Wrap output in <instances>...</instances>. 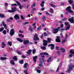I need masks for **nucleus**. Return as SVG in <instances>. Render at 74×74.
Masks as SVG:
<instances>
[{
	"instance_id": "nucleus-1",
	"label": "nucleus",
	"mask_w": 74,
	"mask_h": 74,
	"mask_svg": "<svg viewBox=\"0 0 74 74\" xmlns=\"http://www.w3.org/2000/svg\"><path fill=\"white\" fill-rule=\"evenodd\" d=\"M71 7L70 6H69L67 7L66 8V10L67 12H66L65 13L66 15H68V12L70 13V14H72V13H73V11L71 10Z\"/></svg>"
},
{
	"instance_id": "nucleus-2",
	"label": "nucleus",
	"mask_w": 74,
	"mask_h": 74,
	"mask_svg": "<svg viewBox=\"0 0 74 74\" xmlns=\"http://www.w3.org/2000/svg\"><path fill=\"white\" fill-rule=\"evenodd\" d=\"M37 36H38V34H35L34 36L33 40L34 41H37L39 40V38Z\"/></svg>"
},
{
	"instance_id": "nucleus-3",
	"label": "nucleus",
	"mask_w": 74,
	"mask_h": 74,
	"mask_svg": "<svg viewBox=\"0 0 74 74\" xmlns=\"http://www.w3.org/2000/svg\"><path fill=\"white\" fill-rule=\"evenodd\" d=\"M16 10V7H13L12 8V10H8L9 12L12 13V12H15Z\"/></svg>"
},
{
	"instance_id": "nucleus-4",
	"label": "nucleus",
	"mask_w": 74,
	"mask_h": 74,
	"mask_svg": "<svg viewBox=\"0 0 74 74\" xmlns=\"http://www.w3.org/2000/svg\"><path fill=\"white\" fill-rule=\"evenodd\" d=\"M57 28H58L54 29H53V32H53V33L54 34H56V33H58V31L60 30V27H58Z\"/></svg>"
},
{
	"instance_id": "nucleus-5",
	"label": "nucleus",
	"mask_w": 74,
	"mask_h": 74,
	"mask_svg": "<svg viewBox=\"0 0 74 74\" xmlns=\"http://www.w3.org/2000/svg\"><path fill=\"white\" fill-rule=\"evenodd\" d=\"M15 33V31L14 29H12L10 30V32L9 34L11 36H12Z\"/></svg>"
},
{
	"instance_id": "nucleus-6",
	"label": "nucleus",
	"mask_w": 74,
	"mask_h": 74,
	"mask_svg": "<svg viewBox=\"0 0 74 74\" xmlns=\"http://www.w3.org/2000/svg\"><path fill=\"white\" fill-rule=\"evenodd\" d=\"M68 21L71 22V23H74V19L73 17H72L71 18H69L68 19Z\"/></svg>"
},
{
	"instance_id": "nucleus-7",
	"label": "nucleus",
	"mask_w": 74,
	"mask_h": 74,
	"mask_svg": "<svg viewBox=\"0 0 74 74\" xmlns=\"http://www.w3.org/2000/svg\"><path fill=\"white\" fill-rule=\"evenodd\" d=\"M48 46L49 47H50L51 46V50H53V49H54L55 48L54 47H55V45L53 44H50L48 45Z\"/></svg>"
},
{
	"instance_id": "nucleus-8",
	"label": "nucleus",
	"mask_w": 74,
	"mask_h": 74,
	"mask_svg": "<svg viewBox=\"0 0 74 74\" xmlns=\"http://www.w3.org/2000/svg\"><path fill=\"white\" fill-rule=\"evenodd\" d=\"M40 55H46V56H48L49 54L47 52H41L39 54Z\"/></svg>"
},
{
	"instance_id": "nucleus-9",
	"label": "nucleus",
	"mask_w": 74,
	"mask_h": 74,
	"mask_svg": "<svg viewBox=\"0 0 74 74\" xmlns=\"http://www.w3.org/2000/svg\"><path fill=\"white\" fill-rule=\"evenodd\" d=\"M14 18L15 19H16V20L19 19V15H18V14H15Z\"/></svg>"
},
{
	"instance_id": "nucleus-10",
	"label": "nucleus",
	"mask_w": 74,
	"mask_h": 74,
	"mask_svg": "<svg viewBox=\"0 0 74 74\" xmlns=\"http://www.w3.org/2000/svg\"><path fill=\"white\" fill-rule=\"evenodd\" d=\"M2 23L3 24L4 28L5 29L7 28V25L5 23V22H4L3 21L2 22Z\"/></svg>"
},
{
	"instance_id": "nucleus-11",
	"label": "nucleus",
	"mask_w": 74,
	"mask_h": 74,
	"mask_svg": "<svg viewBox=\"0 0 74 74\" xmlns=\"http://www.w3.org/2000/svg\"><path fill=\"white\" fill-rule=\"evenodd\" d=\"M43 42H44L43 44V45H44V46H47V43H48V42H47L46 40H43Z\"/></svg>"
},
{
	"instance_id": "nucleus-12",
	"label": "nucleus",
	"mask_w": 74,
	"mask_h": 74,
	"mask_svg": "<svg viewBox=\"0 0 74 74\" xmlns=\"http://www.w3.org/2000/svg\"><path fill=\"white\" fill-rule=\"evenodd\" d=\"M23 42L24 44H25V45H26V44H29V40H24Z\"/></svg>"
},
{
	"instance_id": "nucleus-13",
	"label": "nucleus",
	"mask_w": 74,
	"mask_h": 74,
	"mask_svg": "<svg viewBox=\"0 0 74 74\" xmlns=\"http://www.w3.org/2000/svg\"><path fill=\"white\" fill-rule=\"evenodd\" d=\"M37 56H35L34 57H33V60L34 62H36L37 60L36 59H37Z\"/></svg>"
},
{
	"instance_id": "nucleus-14",
	"label": "nucleus",
	"mask_w": 74,
	"mask_h": 74,
	"mask_svg": "<svg viewBox=\"0 0 74 74\" xmlns=\"http://www.w3.org/2000/svg\"><path fill=\"white\" fill-rule=\"evenodd\" d=\"M0 59L1 60H5L7 59V58L6 57H0Z\"/></svg>"
},
{
	"instance_id": "nucleus-15",
	"label": "nucleus",
	"mask_w": 74,
	"mask_h": 74,
	"mask_svg": "<svg viewBox=\"0 0 74 74\" xmlns=\"http://www.w3.org/2000/svg\"><path fill=\"white\" fill-rule=\"evenodd\" d=\"M10 63L11 64H13V65H15V62H14V61L12 60H10Z\"/></svg>"
},
{
	"instance_id": "nucleus-16",
	"label": "nucleus",
	"mask_w": 74,
	"mask_h": 74,
	"mask_svg": "<svg viewBox=\"0 0 74 74\" xmlns=\"http://www.w3.org/2000/svg\"><path fill=\"white\" fill-rule=\"evenodd\" d=\"M40 48L42 50H46V49L45 46L42 47V46H41Z\"/></svg>"
},
{
	"instance_id": "nucleus-17",
	"label": "nucleus",
	"mask_w": 74,
	"mask_h": 74,
	"mask_svg": "<svg viewBox=\"0 0 74 74\" xmlns=\"http://www.w3.org/2000/svg\"><path fill=\"white\" fill-rule=\"evenodd\" d=\"M0 17L1 18H5V15H3L2 14L0 13Z\"/></svg>"
},
{
	"instance_id": "nucleus-18",
	"label": "nucleus",
	"mask_w": 74,
	"mask_h": 74,
	"mask_svg": "<svg viewBox=\"0 0 74 74\" xmlns=\"http://www.w3.org/2000/svg\"><path fill=\"white\" fill-rule=\"evenodd\" d=\"M56 41L57 42H61V41L60 40V39H56Z\"/></svg>"
},
{
	"instance_id": "nucleus-19",
	"label": "nucleus",
	"mask_w": 74,
	"mask_h": 74,
	"mask_svg": "<svg viewBox=\"0 0 74 74\" xmlns=\"http://www.w3.org/2000/svg\"><path fill=\"white\" fill-rule=\"evenodd\" d=\"M17 40L18 41L20 42H23V40L20 38H17Z\"/></svg>"
},
{
	"instance_id": "nucleus-20",
	"label": "nucleus",
	"mask_w": 74,
	"mask_h": 74,
	"mask_svg": "<svg viewBox=\"0 0 74 74\" xmlns=\"http://www.w3.org/2000/svg\"><path fill=\"white\" fill-rule=\"evenodd\" d=\"M31 52H32V50L29 49V50L27 52V53L28 55H31Z\"/></svg>"
},
{
	"instance_id": "nucleus-21",
	"label": "nucleus",
	"mask_w": 74,
	"mask_h": 74,
	"mask_svg": "<svg viewBox=\"0 0 74 74\" xmlns=\"http://www.w3.org/2000/svg\"><path fill=\"white\" fill-rule=\"evenodd\" d=\"M28 64V63H25L23 67L24 69H26L27 68V65Z\"/></svg>"
},
{
	"instance_id": "nucleus-22",
	"label": "nucleus",
	"mask_w": 74,
	"mask_h": 74,
	"mask_svg": "<svg viewBox=\"0 0 74 74\" xmlns=\"http://www.w3.org/2000/svg\"><path fill=\"white\" fill-rule=\"evenodd\" d=\"M2 48H4V47L5 46V45L3 42H2Z\"/></svg>"
},
{
	"instance_id": "nucleus-23",
	"label": "nucleus",
	"mask_w": 74,
	"mask_h": 74,
	"mask_svg": "<svg viewBox=\"0 0 74 74\" xmlns=\"http://www.w3.org/2000/svg\"><path fill=\"white\" fill-rule=\"evenodd\" d=\"M48 40H46V42L49 43L51 42V38H48L47 39Z\"/></svg>"
},
{
	"instance_id": "nucleus-24",
	"label": "nucleus",
	"mask_w": 74,
	"mask_h": 74,
	"mask_svg": "<svg viewBox=\"0 0 74 74\" xmlns=\"http://www.w3.org/2000/svg\"><path fill=\"white\" fill-rule=\"evenodd\" d=\"M30 23V22H25L23 23V25H27L29 24V23Z\"/></svg>"
},
{
	"instance_id": "nucleus-25",
	"label": "nucleus",
	"mask_w": 74,
	"mask_h": 74,
	"mask_svg": "<svg viewBox=\"0 0 74 74\" xmlns=\"http://www.w3.org/2000/svg\"><path fill=\"white\" fill-rule=\"evenodd\" d=\"M12 59H13L15 61H17L18 60V59H17V57L16 56H14V58H12Z\"/></svg>"
},
{
	"instance_id": "nucleus-26",
	"label": "nucleus",
	"mask_w": 74,
	"mask_h": 74,
	"mask_svg": "<svg viewBox=\"0 0 74 74\" xmlns=\"http://www.w3.org/2000/svg\"><path fill=\"white\" fill-rule=\"evenodd\" d=\"M60 50L61 51H62V52L63 53H64L65 52V49H64L63 48H61Z\"/></svg>"
},
{
	"instance_id": "nucleus-27",
	"label": "nucleus",
	"mask_w": 74,
	"mask_h": 74,
	"mask_svg": "<svg viewBox=\"0 0 74 74\" xmlns=\"http://www.w3.org/2000/svg\"><path fill=\"white\" fill-rule=\"evenodd\" d=\"M35 6H36V3L34 2L33 3L32 5L31 8H33L34 7H35Z\"/></svg>"
},
{
	"instance_id": "nucleus-28",
	"label": "nucleus",
	"mask_w": 74,
	"mask_h": 74,
	"mask_svg": "<svg viewBox=\"0 0 74 74\" xmlns=\"http://www.w3.org/2000/svg\"><path fill=\"white\" fill-rule=\"evenodd\" d=\"M68 2L69 4H73V0H69Z\"/></svg>"
},
{
	"instance_id": "nucleus-29",
	"label": "nucleus",
	"mask_w": 74,
	"mask_h": 74,
	"mask_svg": "<svg viewBox=\"0 0 74 74\" xmlns=\"http://www.w3.org/2000/svg\"><path fill=\"white\" fill-rule=\"evenodd\" d=\"M8 45H10V47L12 45V43L11 42H8Z\"/></svg>"
},
{
	"instance_id": "nucleus-30",
	"label": "nucleus",
	"mask_w": 74,
	"mask_h": 74,
	"mask_svg": "<svg viewBox=\"0 0 74 74\" xmlns=\"http://www.w3.org/2000/svg\"><path fill=\"white\" fill-rule=\"evenodd\" d=\"M70 25H69V26H68L65 29L66 30H67L69 29H70Z\"/></svg>"
},
{
	"instance_id": "nucleus-31",
	"label": "nucleus",
	"mask_w": 74,
	"mask_h": 74,
	"mask_svg": "<svg viewBox=\"0 0 74 74\" xmlns=\"http://www.w3.org/2000/svg\"><path fill=\"white\" fill-rule=\"evenodd\" d=\"M18 36H19V37H21L23 38L24 37V35H23L22 34H18Z\"/></svg>"
},
{
	"instance_id": "nucleus-32",
	"label": "nucleus",
	"mask_w": 74,
	"mask_h": 74,
	"mask_svg": "<svg viewBox=\"0 0 74 74\" xmlns=\"http://www.w3.org/2000/svg\"><path fill=\"white\" fill-rule=\"evenodd\" d=\"M23 60H21V61H19V63H20V64H23Z\"/></svg>"
},
{
	"instance_id": "nucleus-33",
	"label": "nucleus",
	"mask_w": 74,
	"mask_h": 74,
	"mask_svg": "<svg viewBox=\"0 0 74 74\" xmlns=\"http://www.w3.org/2000/svg\"><path fill=\"white\" fill-rule=\"evenodd\" d=\"M65 25L66 26H69L70 25H69V23L68 22H66L65 23Z\"/></svg>"
},
{
	"instance_id": "nucleus-34",
	"label": "nucleus",
	"mask_w": 74,
	"mask_h": 74,
	"mask_svg": "<svg viewBox=\"0 0 74 74\" xmlns=\"http://www.w3.org/2000/svg\"><path fill=\"white\" fill-rule=\"evenodd\" d=\"M52 60V58H49L48 60H47V62L49 63L50 61H51Z\"/></svg>"
},
{
	"instance_id": "nucleus-35",
	"label": "nucleus",
	"mask_w": 74,
	"mask_h": 74,
	"mask_svg": "<svg viewBox=\"0 0 74 74\" xmlns=\"http://www.w3.org/2000/svg\"><path fill=\"white\" fill-rule=\"evenodd\" d=\"M41 26H39L37 29V31H40V29H41Z\"/></svg>"
},
{
	"instance_id": "nucleus-36",
	"label": "nucleus",
	"mask_w": 74,
	"mask_h": 74,
	"mask_svg": "<svg viewBox=\"0 0 74 74\" xmlns=\"http://www.w3.org/2000/svg\"><path fill=\"white\" fill-rule=\"evenodd\" d=\"M16 3L17 5H19V6H21V3H19L18 1H16Z\"/></svg>"
},
{
	"instance_id": "nucleus-37",
	"label": "nucleus",
	"mask_w": 74,
	"mask_h": 74,
	"mask_svg": "<svg viewBox=\"0 0 74 74\" xmlns=\"http://www.w3.org/2000/svg\"><path fill=\"white\" fill-rule=\"evenodd\" d=\"M50 13H53V9L51 8L50 9V10L49 11Z\"/></svg>"
},
{
	"instance_id": "nucleus-38",
	"label": "nucleus",
	"mask_w": 74,
	"mask_h": 74,
	"mask_svg": "<svg viewBox=\"0 0 74 74\" xmlns=\"http://www.w3.org/2000/svg\"><path fill=\"white\" fill-rule=\"evenodd\" d=\"M4 30V27H1L0 28V32H1Z\"/></svg>"
},
{
	"instance_id": "nucleus-39",
	"label": "nucleus",
	"mask_w": 74,
	"mask_h": 74,
	"mask_svg": "<svg viewBox=\"0 0 74 74\" xmlns=\"http://www.w3.org/2000/svg\"><path fill=\"white\" fill-rule=\"evenodd\" d=\"M70 53L71 54H74V51L73 50H71L70 51Z\"/></svg>"
},
{
	"instance_id": "nucleus-40",
	"label": "nucleus",
	"mask_w": 74,
	"mask_h": 74,
	"mask_svg": "<svg viewBox=\"0 0 74 74\" xmlns=\"http://www.w3.org/2000/svg\"><path fill=\"white\" fill-rule=\"evenodd\" d=\"M17 53L18 54V55H21V54H22V53L20 51H17Z\"/></svg>"
},
{
	"instance_id": "nucleus-41",
	"label": "nucleus",
	"mask_w": 74,
	"mask_h": 74,
	"mask_svg": "<svg viewBox=\"0 0 74 74\" xmlns=\"http://www.w3.org/2000/svg\"><path fill=\"white\" fill-rule=\"evenodd\" d=\"M42 19L43 21H46V18H45V16H43L42 18Z\"/></svg>"
},
{
	"instance_id": "nucleus-42",
	"label": "nucleus",
	"mask_w": 74,
	"mask_h": 74,
	"mask_svg": "<svg viewBox=\"0 0 74 74\" xmlns=\"http://www.w3.org/2000/svg\"><path fill=\"white\" fill-rule=\"evenodd\" d=\"M39 60L40 61H41V60H42V61H43V62H44V59L42 58H39Z\"/></svg>"
},
{
	"instance_id": "nucleus-43",
	"label": "nucleus",
	"mask_w": 74,
	"mask_h": 74,
	"mask_svg": "<svg viewBox=\"0 0 74 74\" xmlns=\"http://www.w3.org/2000/svg\"><path fill=\"white\" fill-rule=\"evenodd\" d=\"M36 49H34L33 50V54H35V53H36Z\"/></svg>"
},
{
	"instance_id": "nucleus-44",
	"label": "nucleus",
	"mask_w": 74,
	"mask_h": 74,
	"mask_svg": "<svg viewBox=\"0 0 74 74\" xmlns=\"http://www.w3.org/2000/svg\"><path fill=\"white\" fill-rule=\"evenodd\" d=\"M4 34H6V30H3V32H2Z\"/></svg>"
},
{
	"instance_id": "nucleus-45",
	"label": "nucleus",
	"mask_w": 74,
	"mask_h": 74,
	"mask_svg": "<svg viewBox=\"0 0 74 74\" xmlns=\"http://www.w3.org/2000/svg\"><path fill=\"white\" fill-rule=\"evenodd\" d=\"M50 5L51 7H53V8H55V7H56V6L53 5V4H50Z\"/></svg>"
},
{
	"instance_id": "nucleus-46",
	"label": "nucleus",
	"mask_w": 74,
	"mask_h": 74,
	"mask_svg": "<svg viewBox=\"0 0 74 74\" xmlns=\"http://www.w3.org/2000/svg\"><path fill=\"white\" fill-rule=\"evenodd\" d=\"M66 41H67V40L66 39H64L62 41V42H63V43L65 42H66Z\"/></svg>"
},
{
	"instance_id": "nucleus-47",
	"label": "nucleus",
	"mask_w": 74,
	"mask_h": 74,
	"mask_svg": "<svg viewBox=\"0 0 74 74\" xmlns=\"http://www.w3.org/2000/svg\"><path fill=\"white\" fill-rule=\"evenodd\" d=\"M67 20V18H64L62 19L61 21H66Z\"/></svg>"
},
{
	"instance_id": "nucleus-48",
	"label": "nucleus",
	"mask_w": 74,
	"mask_h": 74,
	"mask_svg": "<svg viewBox=\"0 0 74 74\" xmlns=\"http://www.w3.org/2000/svg\"><path fill=\"white\" fill-rule=\"evenodd\" d=\"M64 30H65V29H64L63 28H62L60 30V31L61 32H63Z\"/></svg>"
},
{
	"instance_id": "nucleus-49",
	"label": "nucleus",
	"mask_w": 74,
	"mask_h": 74,
	"mask_svg": "<svg viewBox=\"0 0 74 74\" xmlns=\"http://www.w3.org/2000/svg\"><path fill=\"white\" fill-rule=\"evenodd\" d=\"M37 71L38 73H41V70H39L38 69L37 70Z\"/></svg>"
},
{
	"instance_id": "nucleus-50",
	"label": "nucleus",
	"mask_w": 74,
	"mask_h": 74,
	"mask_svg": "<svg viewBox=\"0 0 74 74\" xmlns=\"http://www.w3.org/2000/svg\"><path fill=\"white\" fill-rule=\"evenodd\" d=\"M49 71L50 72H53V71H54V70H52V69L50 68V70H49Z\"/></svg>"
},
{
	"instance_id": "nucleus-51",
	"label": "nucleus",
	"mask_w": 74,
	"mask_h": 74,
	"mask_svg": "<svg viewBox=\"0 0 74 74\" xmlns=\"http://www.w3.org/2000/svg\"><path fill=\"white\" fill-rule=\"evenodd\" d=\"M6 22L7 23H8V22H10L11 21H10V20L8 19H7V20H6Z\"/></svg>"
},
{
	"instance_id": "nucleus-52",
	"label": "nucleus",
	"mask_w": 74,
	"mask_h": 74,
	"mask_svg": "<svg viewBox=\"0 0 74 74\" xmlns=\"http://www.w3.org/2000/svg\"><path fill=\"white\" fill-rule=\"evenodd\" d=\"M12 6H17V5L16 3L12 4Z\"/></svg>"
},
{
	"instance_id": "nucleus-53",
	"label": "nucleus",
	"mask_w": 74,
	"mask_h": 74,
	"mask_svg": "<svg viewBox=\"0 0 74 74\" xmlns=\"http://www.w3.org/2000/svg\"><path fill=\"white\" fill-rule=\"evenodd\" d=\"M21 19H22L23 20L24 19V18H23V16H22V15H21Z\"/></svg>"
},
{
	"instance_id": "nucleus-54",
	"label": "nucleus",
	"mask_w": 74,
	"mask_h": 74,
	"mask_svg": "<svg viewBox=\"0 0 74 74\" xmlns=\"http://www.w3.org/2000/svg\"><path fill=\"white\" fill-rule=\"evenodd\" d=\"M19 33H23V31H21V30H20L19 31Z\"/></svg>"
},
{
	"instance_id": "nucleus-55",
	"label": "nucleus",
	"mask_w": 74,
	"mask_h": 74,
	"mask_svg": "<svg viewBox=\"0 0 74 74\" xmlns=\"http://www.w3.org/2000/svg\"><path fill=\"white\" fill-rule=\"evenodd\" d=\"M44 36H47V33H46V32H44Z\"/></svg>"
},
{
	"instance_id": "nucleus-56",
	"label": "nucleus",
	"mask_w": 74,
	"mask_h": 74,
	"mask_svg": "<svg viewBox=\"0 0 74 74\" xmlns=\"http://www.w3.org/2000/svg\"><path fill=\"white\" fill-rule=\"evenodd\" d=\"M57 53L58 54V55H60V51H57Z\"/></svg>"
},
{
	"instance_id": "nucleus-57",
	"label": "nucleus",
	"mask_w": 74,
	"mask_h": 74,
	"mask_svg": "<svg viewBox=\"0 0 74 74\" xmlns=\"http://www.w3.org/2000/svg\"><path fill=\"white\" fill-rule=\"evenodd\" d=\"M8 4L7 3H5V7H7V6H8Z\"/></svg>"
},
{
	"instance_id": "nucleus-58",
	"label": "nucleus",
	"mask_w": 74,
	"mask_h": 74,
	"mask_svg": "<svg viewBox=\"0 0 74 74\" xmlns=\"http://www.w3.org/2000/svg\"><path fill=\"white\" fill-rule=\"evenodd\" d=\"M63 27V24H61V25L60 26V27L62 28Z\"/></svg>"
},
{
	"instance_id": "nucleus-59",
	"label": "nucleus",
	"mask_w": 74,
	"mask_h": 74,
	"mask_svg": "<svg viewBox=\"0 0 74 74\" xmlns=\"http://www.w3.org/2000/svg\"><path fill=\"white\" fill-rule=\"evenodd\" d=\"M60 36H61L62 38H63V34H62V33H61L60 34Z\"/></svg>"
},
{
	"instance_id": "nucleus-60",
	"label": "nucleus",
	"mask_w": 74,
	"mask_h": 74,
	"mask_svg": "<svg viewBox=\"0 0 74 74\" xmlns=\"http://www.w3.org/2000/svg\"><path fill=\"white\" fill-rule=\"evenodd\" d=\"M56 38H56V39H60V36H57L56 37Z\"/></svg>"
},
{
	"instance_id": "nucleus-61",
	"label": "nucleus",
	"mask_w": 74,
	"mask_h": 74,
	"mask_svg": "<svg viewBox=\"0 0 74 74\" xmlns=\"http://www.w3.org/2000/svg\"><path fill=\"white\" fill-rule=\"evenodd\" d=\"M24 72L25 74H28V73H27V71H24Z\"/></svg>"
},
{
	"instance_id": "nucleus-62",
	"label": "nucleus",
	"mask_w": 74,
	"mask_h": 74,
	"mask_svg": "<svg viewBox=\"0 0 74 74\" xmlns=\"http://www.w3.org/2000/svg\"><path fill=\"white\" fill-rule=\"evenodd\" d=\"M9 19L10 20H13V18L12 17L9 18Z\"/></svg>"
},
{
	"instance_id": "nucleus-63",
	"label": "nucleus",
	"mask_w": 74,
	"mask_h": 74,
	"mask_svg": "<svg viewBox=\"0 0 74 74\" xmlns=\"http://www.w3.org/2000/svg\"><path fill=\"white\" fill-rule=\"evenodd\" d=\"M45 9V8H42V9H41V11H44Z\"/></svg>"
},
{
	"instance_id": "nucleus-64",
	"label": "nucleus",
	"mask_w": 74,
	"mask_h": 74,
	"mask_svg": "<svg viewBox=\"0 0 74 74\" xmlns=\"http://www.w3.org/2000/svg\"><path fill=\"white\" fill-rule=\"evenodd\" d=\"M36 9L34 8L32 9V11H36Z\"/></svg>"
}]
</instances>
